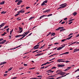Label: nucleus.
Here are the masks:
<instances>
[{"mask_svg":"<svg viewBox=\"0 0 79 79\" xmlns=\"http://www.w3.org/2000/svg\"><path fill=\"white\" fill-rule=\"evenodd\" d=\"M9 28H7V29H6V31H7V32H8V31H9Z\"/></svg>","mask_w":79,"mask_h":79,"instance_id":"45","label":"nucleus"},{"mask_svg":"<svg viewBox=\"0 0 79 79\" xmlns=\"http://www.w3.org/2000/svg\"><path fill=\"white\" fill-rule=\"evenodd\" d=\"M73 33H71V34H70L68 35V37H69V36H70V35H73Z\"/></svg>","mask_w":79,"mask_h":79,"instance_id":"47","label":"nucleus"},{"mask_svg":"<svg viewBox=\"0 0 79 79\" xmlns=\"http://www.w3.org/2000/svg\"><path fill=\"white\" fill-rule=\"evenodd\" d=\"M52 71V69L48 70V72H50V71Z\"/></svg>","mask_w":79,"mask_h":79,"instance_id":"52","label":"nucleus"},{"mask_svg":"<svg viewBox=\"0 0 79 79\" xmlns=\"http://www.w3.org/2000/svg\"><path fill=\"white\" fill-rule=\"evenodd\" d=\"M3 40V38H1L0 39V41H2Z\"/></svg>","mask_w":79,"mask_h":79,"instance_id":"55","label":"nucleus"},{"mask_svg":"<svg viewBox=\"0 0 79 79\" xmlns=\"http://www.w3.org/2000/svg\"><path fill=\"white\" fill-rule=\"evenodd\" d=\"M24 66H27V64H24Z\"/></svg>","mask_w":79,"mask_h":79,"instance_id":"60","label":"nucleus"},{"mask_svg":"<svg viewBox=\"0 0 79 79\" xmlns=\"http://www.w3.org/2000/svg\"><path fill=\"white\" fill-rule=\"evenodd\" d=\"M64 23H65V22H63L61 23V24H64Z\"/></svg>","mask_w":79,"mask_h":79,"instance_id":"54","label":"nucleus"},{"mask_svg":"<svg viewBox=\"0 0 79 79\" xmlns=\"http://www.w3.org/2000/svg\"><path fill=\"white\" fill-rule=\"evenodd\" d=\"M13 29H12V30H11L10 31V35H11V34H12V32H13Z\"/></svg>","mask_w":79,"mask_h":79,"instance_id":"28","label":"nucleus"},{"mask_svg":"<svg viewBox=\"0 0 79 79\" xmlns=\"http://www.w3.org/2000/svg\"><path fill=\"white\" fill-rule=\"evenodd\" d=\"M37 51H38V50H36V51H33V52H32V53H35V52H37Z\"/></svg>","mask_w":79,"mask_h":79,"instance_id":"53","label":"nucleus"},{"mask_svg":"<svg viewBox=\"0 0 79 79\" xmlns=\"http://www.w3.org/2000/svg\"><path fill=\"white\" fill-rule=\"evenodd\" d=\"M52 15H53L52 14H50L48 15H47V16L46 15V16H48V17L51 16H52Z\"/></svg>","mask_w":79,"mask_h":79,"instance_id":"29","label":"nucleus"},{"mask_svg":"<svg viewBox=\"0 0 79 79\" xmlns=\"http://www.w3.org/2000/svg\"><path fill=\"white\" fill-rule=\"evenodd\" d=\"M61 49H62V48L61 47H60L57 48V50H61Z\"/></svg>","mask_w":79,"mask_h":79,"instance_id":"22","label":"nucleus"},{"mask_svg":"<svg viewBox=\"0 0 79 79\" xmlns=\"http://www.w3.org/2000/svg\"><path fill=\"white\" fill-rule=\"evenodd\" d=\"M20 15V14H19V13L17 14L16 15H15V17H16V16H18V15Z\"/></svg>","mask_w":79,"mask_h":79,"instance_id":"34","label":"nucleus"},{"mask_svg":"<svg viewBox=\"0 0 79 79\" xmlns=\"http://www.w3.org/2000/svg\"><path fill=\"white\" fill-rule=\"evenodd\" d=\"M30 32V31H28L27 32H26V33L24 32L22 35H23V37H24L26 35H27V34H28V33H29Z\"/></svg>","mask_w":79,"mask_h":79,"instance_id":"1","label":"nucleus"},{"mask_svg":"<svg viewBox=\"0 0 79 79\" xmlns=\"http://www.w3.org/2000/svg\"><path fill=\"white\" fill-rule=\"evenodd\" d=\"M65 62L66 63H69V61L67 60L66 61H65Z\"/></svg>","mask_w":79,"mask_h":79,"instance_id":"59","label":"nucleus"},{"mask_svg":"<svg viewBox=\"0 0 79 79\" xmlns=\"http://www.w3.org/2000/svg\"><path fill=\"white\" fill-rule=\"evenodd\" d=\"M77 51H79V49H77V48L75 49L74 50L73 53H75V52H77Z\"/></svg>","mask_w":79,"mask_h":79,"instance_id":"16","label":"nucleus"},{"mask_svg":"<svg viewBox=\"0 0 79 79\" xmlns=\"http://www.w3.org/2000/svg\"><path fill=\"white\" fill-rule=\"evenodd\" d=\"M35 69V67H33L31 68V69Z\"/></svg>","mask_w":79,"mask_h":79,"instance_id":"62","label":"nucleus"},{"mask_svg":"<svg viewBox=\"0 0 79 79\" xmlns=\"http://www.w3.org/2000/svg\"><path fill=\"white\" fill-rule=\"evenodd\" d=\"M68 19V18H65L64 19V20H67Z\"/></svg>","mask_w":79,"mask_h":79,"instance_id":"61","label":"nucleus"},{"mask_svg":"<svg viewBox=\"0 0 79 79\" xmlns=\"http://www.w3.org/2000/svg\"><path fill=\"white\" fill-rule=\"evenodd\" d=\"M19 31H20L19 32V33H21V32H22L23 31V28H22L19 27Z\"/></svg>","mask_w":79,"mask_h":79,"instance_id":"6","label":"nucleus"},{"mask_svg":"<svg viewBox=\"0 0 79 79\" xmlns=\"http://www.w3.org/2000/svg\"><path fill=\"white\" fill-rule=\"evenodd\" d=\"M6 34H7V33L4 32L1 35H2V36H3L4 35H5Z\"/></svg>","mask_w":79,"mask_h":79,"instance_id":"23","label":"nucleus"},{"mask_svg":"<svg viewBox=\"0 0 79 79\" xmlns=\"http://www.w3.org/2000/svg\"><path fill=\"white\" fill-rule=\"evenodd\" d=\"M13 68H11V67H10V68L8 70V71H11V69H12Z\"/></svg>","mask_w":79,"mask_h":79,"instance_id":"35","label":"nucleus"},{"mask_svg":"<svg viewBox=\"0 0 79 79\" xmlns=\"http://www.w3.org/2000/svg\"><path fill=\"white\" fill-rule=\"evenodd\" d=\"M19 35H17L15 36V38H17V37H19Z\"/></svg>","mask_w":79,"mask_h":79,"instance_id":"32","label":"nucleus"},{"mask_svg":"<svg viewBox=\"0 0 79 79\" xmlns=\"http://www.w3.org/2000/svg\"><path fill=\"white\" fill-rule=\"evenodd\" d=\"M65 73L64 72H60L58 73L57 74H60L61 76H63V75H64Z\"/></svg>","mask_w":79,"mask_h":79,"instance_id":"4","label":"nucleus"},{"mask_svg":"<svg viewBox=\"0 0 79 79\" xmlns=\"http://www.w3.org/2000/svg\"><path fill=\"white\" fill-rule=\"evenodd\" d=\"M44 42V40H42L41 41H40V42L38 43V44H39L40 43H42V42Z\"/></svg>","mask_w":79,"mask_h":79,"instance_id":"38","label":"nucleus"},{"mask_svg":"<svg viewBox=\"0 0 79 79\" xmlns=\"http://www.w3.org/2000/svg\"><path fill=\"white\" fill-rule=\"evenodd\" d=\"M39 44L36 45V46H35V47H38L39 48Z\"/></svg>","mask_w":79,"mask_h":79,"instance_id":"37","label":"nucleus"},{"mask_svg":"<svg viewBox=\"0 0 79 79\" xmlns=\"http://www.w3.org/2000/svg\"><path fill=\"white\" fill-rule=\"evenodd\" d=\"M37 77H39L40 78H36V79H41V78H42V76H37Z\"/></svg>","mask_w":79,"mask_h":79,"instance_id":"13","label":"nucleus"},{"mask_svg":"<svg viewBox=\"0 0 79 79\" xmlns=\"http://www.w3.org/2000/svg\"><path fill=\"white\" fill-rule=\"evenodd\" d=\"M64 60V59H60L58 60L57 61V62H59V63H60V62H65V60Z\"/></svg>","mask_w":79,"mask_h":79,"instance_id":"3","label":"nucleus"},{"mask_svg":"<svg viewBox=\"0 0 79 79\" xmlns=\"http://www.w3.org/2000/svg\"><path fill=\"white\" fill-rule=\"evenodd\" d=\"M68 53H69V52H66L63 54H61L59 56H61V55H64L65 54H68Z\"/></svg>","mask_w":79,"mask_h":79,"instance_id":"15","label":"nucleus"},{"mask_svg":"<svg viewBox=\"0 0 79 79\" xmlns=\"http://www.w3.org/2000/svg\"><path fill=\"white\" fill-rule=\"evenodd\" d=\"M63 31H65V29H62L60 30V32H62Z\"/></svg>","mask_w":79,"mask_h":79,"instance_id":"31","label":"nucleus"},{"mask_svg":"<svg viewBox=\"0 0 79 79\" xmlns=\"http://www.w3.org/2000/svg\"><path fill=\"white\" fill-rule=\"evenodd\" d=\"M70 68H71V67H69L67 68V69L68 70L70 69Z\"/></svg>","mask_w":79,"mask_h":79,"instance_id":"40","label":"nucleus"},{"mask_svg":"<svg viewBox=\"0 0 79 79\" xmlns=\"http://www.w3.org/2000/svg\"><path fill=\"white\" fill-rule=\"evenodd\" d=\"M24 37H22L19 40H21V39H23V38H24Z\"/></svg>","mask_w":79,"mask_h":79,"instance_id":"56","label":"nucleus"},{"mask_svg":"<svg viewBox=\"0 0 79 79\" xmlns=\"http://www.w3.org/2000/svg\"><path fill=\"white\" fill-rule=\"evenodd\" d=\"M6 42V40H4L1 42H2V44H5V43Z\"/></svg>","mask_w":79,"mask_h":79,"instance_id":"21","label":"nucleus"},{"mask_svg":"<svg viewBox=\"0 0 79 79\" xmlns=\"http://www.w3.org/2000/svg\"><path fill=\"white\" fill-rule=\"evenodd\" d=\"M24 11H25L24 10H20V11L18 12L17 13H24Z\"/></svg>","mask_w":79,"mask_h":79,"instance_id":"10","label":"nucleus"},{"mask_svg":"<svg viewBox=\"0 0 79 79\" xmlns=\"http://www.w3.org/2000/svg\"><path fill=\"white\" fill-rule=\"evenodd\" d=\"M73 15H74V16H76V15H77V12H74V13H73Z\"/></svg>","mask_w":79,"mask_h":79,"instance_id":"25","label":"nucleus"},{"mask_svg":"<svg viewBox=\"0 0 79 79\" xmlns=\"http://www.w3.org/2000/svg\"><path fill=\"white\" fill-rule=\"evenodd\" d=\"M5 3V1H3L2 2L0 3V5H3V4H4Z\"/></svg>","mask_w":79,"mask_h":79,"instance_id":"24","label":"nucleus"},{"mask_svg":"<svg viewBox=\"0 0 79 79\" xmlns=\"http://www.w3.org/2000/svg\"><path fill=\"white\" fill-rule=\"evenodd\" d=\"M65 4H66L64 3V4H61L60 5V6H62L61 7L62 8H64V7H66V5H67V4L65 5Z\"/></svg>","mask_w":79,"mask_h":79,"instance_id":"2","label":"nucleus"},{"mask_svg":"<svg viewBox=\"0 0 79 79\" xmlns=\"http://www.w3.org/2000/svg\"><path fill=\"white\" fill-rule=\"evenodd\" d=\"M52 69H56V67H53L52 68H51Z\"/></svg>","mask_w":79,"mask_h":79,"instance_id":"41","label":"nucleus"},{"mask_svg":"<svg viewBox=\"0 0 79 79\" xmlns=\"http://www.w3.org/2000/svg\"><path fill=\"white\" fill-rule=\"evenodd\" d=\"M19 0H16L15 1V2H19Z\"/></svg>","mask_w":79,"mask_h":79,"instance_id":"63","label":"nucleus"},{"mask_svg":"<svg viewBox=\"0 0 79 79\" xmlns=\"http://www.w3.org/2000/svg\"><path fill=\"white\" fill-rule=\"evenodd\" d=\"M16 78H17V77H14L11 78V79H16Z\"/></svg>","mask_w":79,"mask_h":79,"instance_id":"42","label":"nucleus"},{"mask_svg":"<svg viewBox=\"0 0 79 79\" xmlns=\"http://www.w3.org/2000/svg\"><path fill=\"white\" fill-rule=\"evenodd\" d=\"M44 68H45V66H43V67H42L41 68H40V69H44Z\"/></svg>","mask_w":79,"mask_h":79,"instance_id":"48","label":"nucleus"},{"mask_svg":"<svg viewBox=\"0 0 79 79\" xmlns=\"http://www.w3.org/2000/svg\"><path fill=\"white\" fill-rule=\"evenodd\" d=\"M50 9H47L45 10L44 11H43V13H46V12H48H48H50Z\"/></svg>","mask_w":79,"mask_h":79,"instance_id":"11","label":"nucleus"},{"mask_svg":"<svg viewBox=\"0 0 79 79\" xmlns=\"http://www.w3.org/2000/svg\"><path fill=\"white\" fill-rule=\"evenodd\" d=\"M49 63H51V62H46V64H49Z\"/></svg>","mask_w":79,"mask_h":79,"instance_id":"64","label":"nucleus"},{"mask_svg":"<svg viewBox=\"0 0 79 79\" xmlns=\"http://www.w3.org/2000/svg\"><path fill=\"white\" fill-rule=\"evenodd\" d=\"M8 76V74H4V76Z\"/></svg>","mask_w":79,"mask_h":79,"instance_id":"44","label":"nucleus"},{"mask_svg":"<svg viewBox=\"0 0 79 79\" xmlns=\"http://www.w3.org/2000/svg\"><path fill=\"white\" fill-rule=\"evenodd\" d=\"M6 13V11H2V12H1V14H5V13Z\"/></svg>","mask_w":79,"mask_h":79,"instance_id":"26","label":"nucleus"},{"mask_svg":"<svg viewBox=\"0 0 79 79\" xmlns=\"http://www.w3.org/2000/svg\"><path fill=\"white\" fill-rule=\"evenodd\" d=\"M22 2L23 1L21 0H19L17 3V4L18 5H20V4H21V3H22Z\"/></svg>","mask_w":79,"mask_h":79,"instance_id":"7","label":"nucleus"},{"mask_svg":"<svg viewBox=\"0 0 79 79\" xmlns=\"http://www.w3.org/2000/svg\"><path fill=\"white\" fill-rule=\"evenodd\" d=\"M6 64V62H1V64H0V65H2L3 64Z\"/></svg>","mask_w":79,"mask_h":79,"instance_id":"14","label":"nucleus"},{"mask_svg":"<svg viewBox=\"0 0 79 79\" xmlns=\"http://www.w3.org/2000/svg\"><path fill=\"white\" fill-rule=\"evenodd\" d=\"M72 23H73V22H71L68 23L69 24H71Z\"/></svg>","mask_w":79,"mask_h":79,"instance_id":"51","label":"nucleus"},{"mask_svg":"<svg viewBox=\"0 0 79 79\" xmlns=\"http://www.w3.org/2000/svg\"><path fill=\"white\" fill-rule=\"evenodd\" d=\"M19 37H22L23 36V35H19Z\"/></svg>","mask_w":79,"mask_h":79,"instance_id":"57","label":"nucleus"},{"mask_svg":"<svg viewBox=\"0 0 79 79\" xmlns=\"http://www.w3.org/2000/svg\"><path fill=\"white\" fill-rule=\"evenodd\" d=\"M37 79V78H35H35H30V79Z\"/></svg>","mask_w":79,"mask_h":79,"instance_id":"58","label":"nucleus"},{"mask_svg":"<svg viewBox=\"0 0 79 79\" xmlns=\"http://www.w3.org/2000/svg\"><path fill=\"white\" fill-rule=\"evenodd\" d=\"M8 27H9V26H5L4 28V29H5L6 28H8Z\"/></svg>","mask_w":79,"mask_h":79,"instance_id":"33","label":"nucleus"},{"mask_svg":"<svg viewBox=\"0 0 79 79\" xmlns=\"http://www.w3.org/2000/svg\"><path fill=\"white\" fill-rule=\"evenodd\" d=\"M64 27H59L58 28H57L56 30V31H58L60 30V29H64Z\"/></svg>","mask_w":79,"mask_h":79,"instance_id":"8","label":"nucleus"},{"mask_svg":"<svg viewBox=\"0 0 79 79\" xmlns=\"http://www.w3.org/2000/svg\"><path fill=\"white\" fill-rule=\"evenodd\" d=\"M17 19L18 21H19V20H21V19H19V18H18Z\"/></svg>","mask_w":79,"mask_h":79,"instance_id":"49","label":"nucleus"},{"mask_svg":"<svg viewBox=\"0 0 79 79\" xmlns=\"http://www.w3.org/2000/svg\"><path fill=\"white\" fill-rule=\"evenodd\" d=\"M5 23H2L0 25V27H2L3 26H5Z\"/></svg>","mask_w":79,"mask_h":79,"instance_id":"12","label":"nucleus"},{"mask_svg":"<svg viewBox=\"0 0 79 79\" xmlns=\"http://www.w3.org/2000/svg\"><path fill=\"white\" fill-rule=\"evenodd\" d=\"M46 16H47V15H42V16H41L40 18L39 19H41L42 18H44V17H46Z\"/></svg>","mask_w":79,"mask_h":79,"instance_id":"17","label":"nucleus"},{"mask_svg":"<svg viewBox=\"0 0 79 79\" xmlns=\"http://www.w3.org/2000/svg\"><path fill=\"white\" fill-rule=\"evenodd\" d=\"M53 35V36H55V33H52V35H51V36Z\"/></svg>","mask_w":79,"mask_h":79,"instance_id":"27","label":"nucleus"},{"mask_svg":"<svg viewBox=\"0 0 79 79\" xmlns=\"http://www.w3.org/2000/svg\"><path fill=\"white\" fill-rule=\"evenodd\" d=\"M66 39H63V40H61V42H64V41H65L66 40Z\"/></svg>","mask_w":79,"mask_h":79,"instance_id":"39","label":"nucleus"},{"mask_svg":"<svg viewBox=\"0 0 79 79\" xmlns=\"http://www.w3.org/2000/svg\"><path fill=\"white\" fill-rule=\"evenodd\" d=\"M72 37H73V36H71L69 38L66 39V40H69L71 39Z\"/></svg>","mask_w":79,"mask_h":79,"instance_id":"19","label":"nucleus"},{"mask_svg":"<svg viewBox=\"0 0 79 79\" xmlns=\"http://www.w3.org/2000/svg\"><path fill=\"white\" fill-rule=\"evenodd\" d=\"M33 48H34L35 49H37L38 48V47H35V46Z\"/></svg>","mask_w":79,"mask_h":79,"instance_id":"43","label":"nucleus"},{"mask_svg":"<svg viewBox=\"0 0 79 79\" xmlns=\"http://www.w3.org/2000/svg\"><path fill=\"white\" fill-rule=\"evenodd\" d=\"M26 9L27 10V9H29V8H30V7L28 6L26 7Z\"/></svg>","mask_w":79,"mask_h":79,"instance_id":"50","label":"nucleus"},{"mask_svg":"<svg viewBox=\"0 0 79 79\" xmlns=\"http://www.w3.org/2000/svg\"><path fill=\"white\" fill-rule=\"evenodd\" d=\"M64 64H58V67H59V68L61 67L62 68V67H64Z\"/></svg>","mask_w":79,"mask_h":79,"instance_id":"9","label":"nucleus"},{"mask_svg":"<svg viewBox=\"0 0 79 79\" xmlns=\"http://www.w3.org/2000/svg\"><path fill=\"white\" fill-rule=\"evenodd\" d=\"M21 45H19L17 47H16V48H14V49H15V48H18V47H21Z\"/></svg>","mask_w":79,"mask_h":79,"instance_id":"36","label":"nucleus"},{"mask_svg":"<svg viewBox=\"0 0 79 79\" xmlns=\"http://www.w3.org/2000/svg\"><path fill=\"white\" fill-rule=\"evenodd\" d=\"M47 2H48V1L47 0L44 1L41 4V6H43V5H45V3H47Z\"/></svg>","mask_w":79,"mask_h":79,"instance_id":"5","label":"nucleus"},{"mask_svg":"<svg viewBox=\"0 0 79 79\" xmlns=\"http://www.w3.org/2000/svg\"><path fill=\"white\" fill-rule=\"evenodd\" d=\"M34 18H35V17H31L29 19V21H31V20H32V19H34Z\"/></svg>","mask_w":79,"mask_h":79,"instance_id":"18","label":"nucleus"},{"mask_svg":"<svg viewBox=\"0 0 79 79\" xmlns=\"http://www.w3.org/2000/svg\"><path fill=\"white\" fill-rule=\"evenodd\" d=\"M44 54L43 53L38 54H37L35 56H40V55H43Z\"/></svg>","mask_w":79,"mask_h":79,"instance_id":"20","label":"nucleus"},{"mask_svg":"<svg viewBox=\"0 0 79 79\" xmlns=\"http://www.w3.org/2000/svg\"><path fill=\"white\" fill-rule=\"evenodd\" d=\"M58 44H59V43H54V45H58Z\"/></svg>","mask_w":79,"mask_h":79,"instance_id":"46","label":"nucleus"},{"mask_svg":"<svg viewBox=\"0 0 79 79\" xmlns=\"http://www.w3.org/2000/svg\"><path fill=\"white\" fill-rule=\"evenodd\" d=\"M73 20H74V19H70V20H69L68 22H71V21H73Z\"/></svg>","mask_w":79,"mask_h":79,"instance_id":"30","label":"nucleus"}]
</instances>
